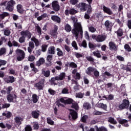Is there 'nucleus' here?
<instances>
[{"instance_id": "1", "label": "nucleus", "mask_w": 131, "mask_h": 131, "mask_svg": "<svg viewBox=\"0 0 131 131\" xmlns=\"http://www.w3.org/2000/svg\"><path fill=\"white\" fill-rule=\"evenodd\" d=\"M72 20L74 22V28L72 30V32L74 35H75L76 39L78 38V35L82 36L83 31H82V27L81 24L79 23H77V18L74 16L71 17Z\"/></svg>"}, {"instance_id": "2", "label": "nucleus", "mask_w": 131, "mask_h": 131, "mask_svg": "<svg viewBox=\"0 0 131 131\" xmlns=\"http://www.w3.org/2000/svg\"><path fill=\"white\" fill-rule=\"evenodd\" d=\"M15 1L14 0H10L8 2L5 1L1 4L2 6H5L6 7V10L9 11L10 12H12L13 10H14V6H15Z\"/></svg>"}, {"instance_id": "3", "label": "nucleus", "mask_w": 131, "mask_h": 131, "mask_svg": "<svg viewBox=\"0 0 131 131\" xmlns=\"http://www.w3.org/2000/svg\"><path fill=\"white\" fill-rule=\"evenodd\" d=\"M16 54H17L16 59L17 61H22L25 58V52L21 49H17L16 50Z\"/></svg>"}, {"instance_id": "4", "label": "nucleus", "mask_w": 131, "mask_h": 131, "mask_svg": "<svg viewBox=\"0 0 131 131\" xmlns=\"http://www.w3.org/2000/svg\"><path fill=\"white\" fill-rule=\"evenodd\" d=\"M128 106H129V101L125 99L122 104L118 105V107L119 110H123V109L128 108Z\"/></svg>"}, {"instance_id": "5", "label": "nucleus", "mask_w": 131, "mask_h": 131, "mask_svg": "<svg viewBox=\"0 0 131 131\" xmlns=\"http://www.w3.org/2000/svg\"><path fill=\"white\" fill-rule=\"evenodd\" d=\"M7 99L9 103L14 102L17 100V95L15 94H9L7 95Z\"/></svg>"}, {"instance_id": "6", "label": "nucleus", "mask_w": 131, "mask_h": 131, "mask_svg": "<svg viewBox=\"0 0 131 131\" xmlns=\"http://www.w3.org/2000/svg\"><path fill=\"white\" fill-rule=\"evenodd\" d=\"M20 35L21 36H24V37L25 38V37H28L29 39H30L31 38V36L32 34L28 30L26 31H23L20 32Z\"/></svg>"}, {"instance_id": "7", "label": "nucleus", "mask_w": 131, "mask_h": 131, "mask_svg": "<svg viewBox=\"0 0 131 131\" xmlns=\"http://www.w3.org/2000/svg\"><path fill=\"white\" fill-rule=\"evenodd\" d=\"M77 7L80 9L82 12H85L88 8V4L84 3H80L77 5Z\"/></svg>"}, {"instance_id": "8", "label": "nucleus", "mask_w": 131, "mask_h": 131, "mask_svg": "<svg viewBox=\"0 0 131 131\" xmlns=\"http://www.w3.org/2000/svg\"><path fill=\"white\" fill-rule=\"evenodd\" d=\"M4 80L7 83H13L15 82V78L12 76H7L4 78Z\"/></svg>"}, {"instance_id": "9", "label": "nucleus", "mask_w": 131, "mask_h": 131, "mask_svg": "<svg viewBox=\"0 0 131 131\" xmlns=\"http://www.w3.org/2000/svg\"><path fill=\"white\" fill-rule=\"evenodd\" d=\"M60 102L63 104H71L73 102V100L71 98H62L59 99Z\"/></svg>"}, {"instance_id": "10", "label": "nucleus", "mask_w": 131, "mask_h": 131, "mask_svg": "<svg viewBox=\"0 0 131 131\" xmlns=\"http://www.w3.org/2000/svg\"><path fill=\"white\" fill-rule=\"evenodd\" d=\"M52 7L54 11H58L60 10V5L57 1H54L52 3Z\"/></svg>"}, {"instance_id": "11", "label": "nucleus", "mask_w": 131, "mask_h": 131, "mask_svg": "<svg viewBox=\"0 0 131 131\" xmlns=\"http://www.w3.org/2000/svg\"><path fill=\"white\" fill-rule=\"evenodd\" d=\"M70 115L69 116V118H72V119H76L77 118V113L74 110H70Z\"/></svg>"}, {"instance_id": "12", "label": "nucleus", "mask_w": 131, "mask_h": 131, "mask_svg": "<svg viewBox=\"0 0 131 131\" xmlns=\"http://www.w3.org/2000/svg\"><path fill=\"white\" fill-rule=\"evenodd\" d=\"M103 11L104 13L107 14V15H112L113 14V12L110 8H108L105 6H103L102 7Z\"/></svg>"}, {"instance_id": "13", "label": "nucleus", "mask_w": 131, "mask_h": 131, "mask_svg": "<svg viewBox=\"0 0 131 131\" xmlns=\"http://www.w3.org/2000/svg\"><path fill=\"white\" fill-rule=\"evenodd\" d=\"M14 120L15 123H16L17 125H20V124H22V121H23L24 119L21 117L17 116L14 118Z\"/></svg>"}, {"instance_id": "14", "label": "nucleus", "mask_w": 131, "mask_h": 131, "mask_svg": "<svg viewBox=\"0 0 131 131\" xmlns=\"http://www.w3.org/2000/svg\"><path fill=\"white\" fill-rule=\"evenodd\" d=\"M110 50L111 51H117V46L113 42H109Z\"/></svg>"}, {"instance_id": "15", "label": "nucleus", "mask_w": 131, "mask_h": 131, "mask_svg": "<svg viewBox=\"0 0 131 131\" xmlns=\"http://www.w3.org/2000/svg\"><path fill=\"white\" fill-rule=\"evenodd\" d=\"M106 39V36L104 35H98L96 38V41L98 42H102V41H104Z\"/></svg>"}, {"instance_id": "16", "label": "nucleus", "mask_w": 131, "mask_h": 131, "mask_svg": "<svg viewBox=\"0 0 131 131\" xmlns=\"http://www.w3.org/2000/svg\"><path fill=\"white\" fill-rule=\"evenodd\" d=\"M51 19L56 23H60L61 22V18L57 15H52L51 16Z\"/></svg>"}, {"instance_id": "17", "label": "nucleus", "mask_w": 131, "mask_h": 131, "mask_svg": "<svg viewBox=\"0 0 131 131\" xmlns=\"http://www.w3.org/2000/svg\"><path fill=\"white\" fill-rule=\"evenodd\" d=\"M34 49V43L32 41L29 42V47H28V51L29 53H31Z\"/></svg>"}, {"instance_id": "18", "label": "nucleus", "mask_w": 131, "mask_h": 131, "mask_svg": "<svg viewBox=\"0 0 131 131\" xmlns=\"http://www.w3.org/2000/svg\"><path fill=\"white\" fill-rule=\"evenodd\" d=\"M57 31H58V26H54V30H52L50 32V34L52 36H56V35L58 34V33L57 32Z\"/></svg>"}, {"instance_id": "19", "label": "nucleus", "mask_w": 131, "mask_h": 131, "mask_svg": "<svg viewBox=\"0 0 131 131\" xmlns=\"http://www.w3.org/2000/svg\"><path fill=\"white\" fill-rule=\"evenodd\" d=\"M95 68L90 67H89L87 70H86L85 72L86 74L88 75H92L93 74V72L94 73V71H95Z\"/></svg>"}, {"instance_id": "20", "label": "nucleus", "mask_w": 131, "mask_h": 131, "mask_svg": "<svg viewBox=\"0 0 131 131\" xmlns=\"http://www.w3.org/2000/svg\"><path fill=\"white\" fill-rule=\"evenodd\" d=\"M35 86L38 89V90H42L45 85L43 84V82L41 81L35 84Z\"/></svg>"}, {"instance_id": "21", "label": "nucleus", "mask_w": 131, "mask_h": 131, "mask_svg": "<svg viewBox=\"0 0 131 131\" xmlns=\"http://www.w3.org/2000/svg\"><path fill=\"white\" fill-rule=\"evenodd\" d=\"M104 25L107 29H110L113 26V24L109 20H106L104 23Z\"/></svg>"}, {"instance_id": "22", "label": "nucleus", "mask_w": 131, "mask_h": 131, "mask_svg": "<svg viewBox=\"0 0 131 131\" xmlns=\"http://www.w3.org/2000/svg\"><path fill=\"white\" fill-rule=\"evenodd\" d=\"M56 64H57L58 66H56L55 67V69H56V70H61L62 69V67L61 66H62L63 63H62V62L61 61H57L56 62Z\"/></svg>"}, {"instance_id": "23", "label": "nucleus", "mask_w": 131, "mask_h": 131, "mask_svg": "<svg viewBox=\"0 0 131 131\" xmlns=\"http://www.w3.org/2000/svg\"><path fill=\"white\" fill-rule=\"evenodd\" d=\"M38 99H39V97L37 96V95L34 94L32 95V101L33 103H37Z\"/></svg>"}, {"instance_id": "24", "label": "nucleus", "mask_w": 131, "mask_h": 131, "mask_svg": "<svg viewBox=\"0 0 131 131\" xmlns=\"http://www.w3.org/2000/svg\"><path fill=\"white\" fill-rule=\"evenodd\" d=\"M45 63V58L41 57L39 59L38 61H36V66H40L41 65H42Z\"/></svg>"}, {"instance_id": "25", "label": "nucleus", "mask_w": 131, "mask_h": 131, "mask_svg": "<svg viewBox=\"0 0 131 131\" xmlns=\"http://www.w3.org/2000/svg\"><path fill=\"white\" fill-rule=\"evenodd\" d=\"M66 74L65 73H61L59 75L56 76L57 80H63L65 78Z\"/></svg>"}, {"instance_id": "26", "label": "nucleus", "mask_w": 131, "mask_h": 131, "mask_svg": "<svg viewBox=\"0 0 131 131\" xmlns=\"http://www.w3.org/2000/svg\"><path fill=\"white\" fill-rule=\"evenodd\" d=\"M119 123L121 124H123V126L127 127L128 126V124L127 123V121L123 119H119Z\"/></svg>"}, {"instance_id": "27", "label": "nucleus", "mask_w": 131, "mask_h": 131, "mask_svg": "<svg viewBox=\"0 0 131 131\" xmlns=\"http://www.w3.org/2000/svg\"><path fill=\"white\" fill-rule=\"evenodd\" d=\"M48 53L50 54V55H54L55 54V47L54 46H51L48 48Z\"/></svg>"}, {"instance_id": "28", "label": "nucleus", "mask_w": 131, "mask_h": 131, "mask_svg": "<svg viewBox=\"0 0 131 131\" xmlns=\"http://www.w3.org/2000/svg\"><path fill=\"white\" fill-rule=\"evenodd\" d=\"M31 40L32 41H33L34 42L36 47H38V46H39V41L38 40V39H36L35 37L33 36L31 38Z\"/></svg>"}, {"instance_id": "29", "label": "nucleus", "mask_w": 131, "mask_h": 131, "mask_svg": "<svg viewBox=\"0 0 131 131\" xmlns=\"http://www.w3.org/2000/svg\"><path fill=\"white\" fill-rule=\"evenodd\" d=\"M83 107L84 109L86 110H89V109H91L92 107L91 106V104L89 102H84L83 104Z\"/></svg>"}, {"instance_id": "30", "label": "nucleus", "mask_w": 131, "mask_h": 131, "mask_svg": "<svg viewBox=\"0 0 131 131\" xmlns=\"http://www.w3.org/2000/svg\"><path fill=\"white\" fill-rule=\"evenodd\" d=\"M17 12L20 13V14H23V12H24V10L23 9V7L22 5L19 4L17 6Z\"/></svg>"}, {"instance_id": "31", "label": "nucleus", "mask_w": 131, "mask_h": 131, "mask_svg": "<svg viewBox=\"0 0 131 131\" xmlns=\"http://www.w3.org/2000/svg\"><path fill=\"white\" fill-rule=\"evenodd\" d=\"M92 54L95 57L97 58H101V54L100 53V51L99 50H97L96 51H94Z\"/></svg>"}, {"instance_id": "32", "label": "nucleus", "mask_w": 131, "mask_h": 131, "mask_svg": "<svg viewBox=\"0 0 131 131\" xmlns=\"http://www.w3.org/2000/svg\"><path fill=\"white\" fill-rule=\"evenodd\" d=\"M97 106L99 108H102V109H103L104 110L107 109V105L102 103H98Z\"/></svg>"}, {"instance_id": "33", "label": "nucleus", "mask_w": 131, "mask_h": 131, "mask_svg": "<svg viewBox=\"0 0 131 131\" xmlns=\"http://www.w3.org/2000/svg\"><path fill=\"white\" fill-rule=\"evenodd\" d=\"M32 115L34 118H38V116H39V112L33 111L32 112Z\"/></svg>"}, {"instance_id": "34", "label": "nucleus", "mask_w": 131, "mask_h": 131, "mask_svg": "<svg viewBox=\"0 0 131 131\" xmlns=\"http://www.w3.org/2000/svg\"><path fill=\"white\" fill-rule=\"evenodd\" d=\"M108 122H110V123H112V124H116V123H117L116 120H115L114 118L111 117L108 118Z\"/></svg>"}, {"instance_id": "35", "label": "nucleus", "mask_w": 131, "mask_h": 131, "mask_svg": "<svg viewBox=\"0 0 131 131\" xmlns=\"http://www.w3.org/2000/svg\"><path fill=\"white\" fill-rule=\"evenodd\" d=\"M84 96V93L79 92L76 94V98H78V99H82Z\"/></svg>"}, {"instance_id": "36", "label": "nucleus", "mask_w": 131, "mask_h": 131, "mask_svg": "<svg viewBox=\"0 0 131 131\" xmlns=\"http://www.w3.org/2000/svg\"><path fill=\"white\" fill-rule=\"evenodd\" d=\"M94 75L95 77L98 78L99 76H100V72H98V70L97 69H95L94 71L93 72Z\"/></svg>"}, {"instance_id": "37", "label": "nucleus", "mask_w": 131, "mask_h": 131, "mask_svg": "<svg viewBox=\"0 0 131 131\" xmlns=\"http://www.w3.org/2000/svg\"><path fill=\"white\" fill-rule=\"evenodd\" d=\"M64 29L67 32H70L71 31V26L69 24H67L64 27Z\"/></svg>"}, {"instance_id": "38", "label": "nucleus", "mask_w": 131, "mask_h": 131, "mask_svg": "<svg viewBox=\"0 0 131 131\" xmlns=\"http://www.w3.org/2000/svg\"><path fill=\"white\" fill-rule=\"evenodd\" d=\"M116 33L118 36L121 37L123 35V32L122 31V29H119L118 31L116 32Z\"/></svg>"}, {"instance_id": "39", "label": "nucleus", "mask_w": 131, "mask_h": 131, "mask_svg": "<svg viewBox=\"0 0 131 131\" xmlns=\"http://www.w3.org/2000/svg\"><path fill=\"white\" fill-rule=\"evenodd\" d=\"M3 116H6V117H7V118H10V117H11V116H12V113H11V112H7L6 113H3Z\"/></svg>"}, {"instance_id": "40", "label": "nucleus", "mask_w": 131, "mask_h": 131, "mask_svg": "<svg viewBox=\"0 0 131 131\" xmlns=\"http://www.w3.org/2000/svg\"><path fill=\"white\" fill-rule=\"evenodd\" d=\"M79 46L80 47H83V48H84L85 49H86L88 46V44H86V41L84 40H83L81 43H79Z\"/></svg>"}, {"instance_id": "41", "label": "nucleus", "mask_w": 131, "mask_h": 131, "mask_svg": "<svg viewBox=\"0 0 131 131\" xmlns=\"http://www.w3.org/2000/svg\"><path fill=\"white\" fill-rule=\"evenodd\" d=\"M9 16V13L4 12L3 13L0 14V18L1 19H4L5 17H8Z\"/></svg>"}, {"instance_id": "42", "label": "nucleus", "mask_w": 131, "mask_h": 131, "mask_svg": "<svg viewBox=\"0 0 131 131\" xmlns=\"http://www.w3.org/2000/svg\"><path fill=\"white\" fill-rule=\"evenodd\" d=\"M6 49L5 48H2L0 49V56H3L6 54Z\"/></svg>"}, {"instance_id": "43", "label": "nucleus", "mask_w": 131, "mask_h": 131, "mask_svg": "<svg viewBox=\"0 0 131 131\" xmlns=\"http://www.w3.org/2000/svg\"><path fill=\"white\" fill-rule=\"evenodd\" d=\"M36 29L37 30V32H38L39 35H41V28L39 26L37 25L36 26Z\"/></svg>"}, {"instance_id": "44", "label": "nucleus", "mask_w": 131, "mask_h": 131, "mask_svg": "<svg viewBox=\"0 0 131 131\" xmlns=\"http://www.w3.org/2000/svg\"><path fill=\"white\" fill-rule=\"evenodd\" d=\"M6 90L7 93L10 94L11 92L13 91V88L11 86H9L7 87Z\"/></svg>"}, {"instance_id": "45", "label": "nucleus", "mask_w": 131, "mask_h": 131, "mask_svg": "<svg viewBox=\"0 0 131 131\" xmlns=\"http://www.w3.org/2000/svg\"><path fill=\"white\" fill-rule=\"evenodd\" d=\"M56 51H57V55L59 57H61V56H63V51L61 50L59 48H57Z\"/></svg>"}, {"instance_id": "46", "label": "nucleus", "mask_w": 131, "mask_h": 131, "mask_svg": "<svg viewBox=\"0 0 131 131\" xmlns=\"http://www.w3.org/2000/svg\"><path fill=\"white\" fill-rule=\"evenodd\" d=\"M47 123H48V124H50V125H54V121L53 120H52V119H51L50 118H47Z\"/></svg>"}, {"instance_id": "47", "label": "nucleus", "mask_w": 131, "mask_h": 131, "mask_svg": "<svg viewBox=\"0 0 131 131\" xmlns=\"http://www.w3.org/2000/svg\"><path fill=\"white\" fill-rule=\"evenodd\" d=\"M79 127L80 128H82V131H89V127L88 126H85L83 127V124H81L79 126Z\"/></svg>"}, {"instance_id": "48", "label": "nucleus", "mask_w": 131, "mask_h": 131, "mask_svg": "<svg viewBox=\"0 0 131 131\" xmlns=\"http://www.w3.org/2000/svg\"><path fill=\"white\" fill-rule=\"evenodd\" d=\"M4 35H6V36H9V35H10V34H11V31L8 29L4 30Z\"/></svg>"}, {"instance_id": "49", "label": "nucleus", "mask_w": 131, "mask_h": 131, "mask_svg": "<svg viewBox=\"0 0 131 131\" xmlns=\"http://www.w3.org/2000/svg\"><path fill=\"white\" fill-rule=\"evenodd\" d=\"M44 76H45L46 77H49L50 76V71L48 70V71H43L42 72Z\"/></svg>"}, {"instance_id": "50", "label": "nucleus", "mask_w": 131, "mask_h": 131, "mask_svg": "<svg viewBox=\"0 0 131 131\" xmlns=\"http://www.w3.org/2000/svg\"><path fill=\"white\" fill-rule=\"evenodd\" d=\"M72 46L75 49V50H78V48L77 47V44L76 43V42L75 41H73L72 42Z\"/></svg>"}, {"instance_id": "51", "label": "nucleus", "mask_w": 131, "mask_h": 131, "mask_svg": "<svg viewBox=\"0 0 131 131\" xmlns=\"http://www.w3.org/2000/svg\"><path fill=\"white\" fill-rule=\"evenodd\" d=\"M35 59V57H34L33 55H30L28 58V61H30V62H33V61H34Z\"/></svg>"}, {"instance_id": "52", "label": "nucleus", "mask_w": 131, "mask_h": 131, "mask_svg": "<svg viewBox=\"0 0 131 131\" xmlns=\"http://www.w3.org/2000/svg\"><path fill=\"white\" fill-rule=\"evenodd\" d=\"M69 66L71 68H76L77 67V65L76 64V63L73 62H70L69 64Z\"/></svg>"}, {"instance_id": "53", "label": "nucleus", "mask_w": 131, "mask_h": 131, "mask_svg": "<svg viewBox=\"0 0 131 131\" xmlns=\"http://www.w3.org/2000/svg\"><path fill=\"white\" fill-rule=\"evenodd\" d=\"M124 49L126 51H127V52H131V48L127 44L125 45Z\"/></svg>"}, {"instance_id": "54", "label": "nucleus", "mask_w": 131, "mask_h": 131, "mask_svg": "<svg viewBox=\"0 0 131 131\" xmlns=\"http://www.w3.org/2000/svg\"><path fill=\"white\" fill-rule=\"evenodd\" d=\"M69 91V90L67 88H65L62 89L61 93L63 94L66 95L67 94H69V93L68 92Z\"/></svg>"}, {"instance_id": "55", "label": "nucleus", "mask_w": 131, "mask_h": 131, "mask_svg": "<svg viewBox=\"0 0 131 131\" xmlns=\"http://www.w3.org/2000/svg\"><path fill=\"white\" fill-rule=\"evenodd\" d=\"M72 108H74V109H75V110H78V104L76 103H73Z\"/></svg>"}, {"instance_id": "56", "label": "nucleus", "mask_w": 131, "mask_h": 131, "mask_svg": "<svg viewBox=\"0 0 131 131\" xmlns=\"http://www.w3.org/2000/svg\"><path fill=\"white\" fill-rule=\"evenodd\" d=\"M42 52H46L47 51V49H48V45H42L41 46Z\"/></svg>"}, {"instance_id": "57", "label": "nucleus", "mask_w": 131, "mask_h": 131, "mask_svg": "<svg viewBox=\"0 0 131 131\" xmlns=\"http://www.w3.org/2000/svg\"><path fill=\"white\" fill-rule=\"evenodd\" d=\"M89 47L90 49H92V50H95V49H96V45H95L91 42H89Z\"/></svg>"}, {"instance_id": "58", "label": "nucleus", "mask_w": 131, "mask_h": 131, "mask_svg": "<svg viewBox=\"0 0 131 131\" xmlns=\"http://www.w3.org/2000/svg\"><path fill=\"white\" fill-rule=\"evenodd\" d=\"M74 55L75 56V57H76V58H78L82 57V54H81V53H80L75 52L74 53Z\"/></svg>"}, {"instance_id": "59", "label": "nucleus", "mask_w": 131, "mask_h": 131, "mask_svg": "<svg viewBox=\"0 0 131 131\" xmlns=\"http://www.w3.org/2000/svg\"><path fill=\"white\" fill-rule=\"evenodd\" d=\"M53 60V55H48L47 57V61L48 62H51Z\"/></svg>"}, {"instance_id": "60", "label": "nucleus", "mask_w": 131, "mask_h": 131, "mask_svg": "<svg viewBox=\"0 0 131 131\" xmlns=\"http://www.w3.org/2000/svg\"><path fill=\"white\" fill-rule=\"evenodd\" d=\"M10 103H4L2 104V106L1 107L3 109H5V108H9L10 107Z\"/></svg>"}, {"instance_id": "61", "label": "nucleus", "mask_w": 131, "mask_h": 131, "mask_svg": "<svg viewBox=\"0 0 131 131\" xmlns=\"http://www.w3.org/2000/svg\"><path fill=\"white\" fill-rule=\"evenodd\" d=\"M88 118H89V117H88L86 115H84L81 118V121L82 122H85Z\"/></svg>"}, {"instance_id": "62", "label": "nucleus", "mask_w": 131, "mask_h": 131, "mask_svg": "<svg viewBox=\"0 0 131 131\" xmlns=\"http://www.w3.org/2000/svg\"><path fill=\"white\" fill-rule=\"evenodd\" d=\"M77 12V11L76 10H75L74 9H71L69 11V13L71 15H74L75 14H76Z\"/></svg>"}, {"instance_id": "63", "label": "nucleus", "mask_w": 131, "mask_h": 131, "mask_svg": "<svg viewBox=\"0 0 131 131\" xmlns=\"http://www.w3.org/2000/svg\"><path fill=\"white\" fill-rule=\"evenodd\" d=\"M19 42L20 43H23V42H24L25 41V38L24 36H22L20 37L18 39Z\"/></svg>"}, {"instance_id": "64", "label": "nucleus", "mask_w": 131, "mask_h": 131, "mask_svg": "<svg viewBox=\"0 0 131 131\" xmlns=\"http://www.w3.org/2000/svg\"><path fill=\"white\" fill-rule=\"evenodd\" d=\"M25 131H32V128L30 125H27L25 128Z\"/></svg>"}]
</instances>
